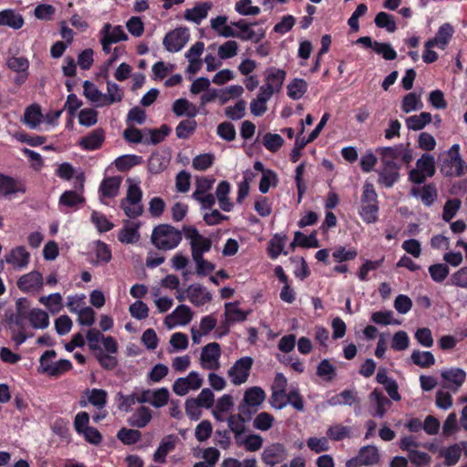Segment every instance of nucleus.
<instances>
[{
	"mask_svg": "<svg viewBox=\"0 0 467 467\" xmlns=\"http://www.w3.org/2000/svg\"><path fill=\"white\" fill-rule=\"evenodd\" d=\"M151 243L160 250H171L181 243V231L170 224H160L154 227L151 234Z\"/></svg>",
	"mask_w": 467,
	"mask_h": 467,
	"instance_id": "f257e3e1",
	"label": "nucleus"
},
{
	"mask_svg": "<svg viewBox=\"0 0 467 467\" xmlns=\"http://www.w3.org/2000/svg\"><path fill=\"white\" fill-rule=\"evenodd\" d=\"M377 192L370 183L364 185V191L361 197V207L359 215L367 223H373L377 221L378 215V201Z\"/></svg>",
	"mask_w": 467,
	"mask_h": 467,
	"instance_id": "f03ea898",
	"label": "nucleus"
},
{
	"mask_svg": "<svg viewBox=\"0 0 467 467\" xmlns=\"http://www.w3.org/2000/svg\"><path fill=\"white\" fill-rule=\"evenodd\" d=\"M449 168L446 175H462L466 171L465 161L460 154V145L453 144L442 157V169Z\"/></svg>",
	"mask_w": 467,
	"mask_h": 467,
	"instance_id": "7ed1b4c3",
	"label": "nucleus"
},
{
	"mask_svg": "<svg viewBox=\"0 0 467 467\" xmlns=\"http://www.w3.org/2000/svg\"><path fill=\"white\" fill-rule=\"evenodd\" d=\"M190 35L186 27H178L168 32L163 38V46L169 52H178L183 48Z\"/></svg>",
	"mask_w": 467,
	"mask_h": 467,
	"instance_id": "20e7f679",
	"label": "nucleus"
},
{
	"mask_svg": "<svg viewBox=\"0 0 467 467\" xmlns=\"http://www.w3.org/2000/svg\"><path fill=\"white\" fill-rule=\"evenodd\" d=\"M253 363L254 360L251 357H244L235 361L228 371L234 385H240L247 380Z\"/></svg>",
	"mask_w": 467,
	"mask_h": 467,
	"instance_id": "39448f33",
	"label": "nucleus"
},
{
	"mask_svg": "<svg viewBox=\"0 0 467 467\" xmlns=\"http://www.w3.org/2000/svg\"><path fill=\"white\" fill-rule=\"evenodd\" d=\"M221 347L216 342H212L202 348L201 361L203 368L216 370L219 368Z\"/></svg>",
	"mask_w": 467,
	"mask_h": 467,
	"instance_id": "423d86ee",
	"label": "nucleus"
},
{
	"mask_svg": "<svg viewBox=\"0 0 467 467\" xmlns=\"http://www.w3.org/2000/svg\"><path fill=\"white\" fill-rule=\"evenodd\" d=\"M123 177H104L99 187V199L107 203V199H114L118 196Z\"/></svg>",
	"mask_w": 467,
	"mask_h": 467,
	"instance_id": "0eeeda50",
	"label": "nucleus"
},
{
	"mask_svg": "<svg viewBox=\"0 0 467 467\" xmlns=\"http://www.w3.org/2000/svg\"><path fill=\"white\" fill-rule=\"evenodd\" d=\"M43 276L38 271H32L22 275L17 281L18 288L26 293L38 292L43 287Z\"/></svg>",
	"mask_w": 467,
	"mask_h": 467,
	"instance_id": "6e6552de",
	"label": "nucleus"
},
{
	"mask_svg": "<svg viewBox=\"0 0 467 467\" xmlns=\"http://www.w3.org/2000/svg\"><path fill=\"white\" fill-rule=\"evenodd\" d=\"M287 456L286 449L282 443H273L265 448L262 453V461L269 466H274L284 460Z\"/></svg>",
	"mask_w": 467,
	"mask_h": 467,
	"instance_id": "1a4fd4ad",
	"label": "nucleus"
},
{
	"mask_svg": "<svg viewBox=\"0 0 467 467\" xmlns=\"http://www.w3.org/2000/svg\"><path fill=\"white\" fill-rule=\"evenodd\" d=\"M454 33V29L449 23L442 24L436 34V36L429 39L427 41V47H437L438 48L443 50L447 47L448 44L450 43L451 39L452 38Z\"/></svg>",
	"mask_w": 467,
	"mask_h": 467,
	"instance_id": "9d476101",
	"label": "nucleus"
},
{
	"mask_svg": "<svg viewBox=\"0 0 467 467\" xmlns=\"http://www.w3.org/2000/svg\"><path fill=\"white\" fill-rule=\"evenodd\" d=\"M5 262L15 269H23L27 266L30 260V254L25 246H16L13 248L8 254L5 256Z\"/></svg>",
	"mask_w": 467,
	"mask_h": 467,
	"instance_id": "9b49d317",
	"label": "nucleus"
},
{
	"mask_svg": "<svg viewBox=\"0 0 467 467\" xmlns=\"http://www.w3.org/2000/svg\"><path fill=\"white\" fill-rule=\"evenodd\" d=\"M185 292L189 300L196 306H202L212 300V294L200 284L189 285Z\"/></svg>",
	"mask_w": 467,
	"mask_h": 467,
	"instance_id": "f8f14e48",
	"label": "nucleus"
},
{
	"mask_svg": "<svg viewBox=\"0 0 467 467\" xmlns=\"http://www.w3.org/2000/svg\"><path fill=\"white\" fill-rule=\"evenodd\" d=\"M105 140V132L102 129H96L87 136L81 138L79 146L86 150H99Z\"/></svg>",
	"mask_w": 467,
	"mask_h": 467,
	"instance_id": "ddd939ff",
	"label": "nucleus"
},
{
	"mask_svg": "<svg viewBox=\"0 0 467 467\" xmlns=\"http://www.w3.org/2000/svg\"><path fill=\"white\" fill-rule=\"evenodd\" d=\"M178 438L170 434L165 436L159 444V447L154 452L153 460L156 462L163 463L166 462V456L169 452L172 451L175 449L176 442Z\"/></svg>",
	"mask_w": 467,
	"mask_h": 467,
	"instance_id": "4468645a",
	"label": "nucleus"
},
{
	"mask_svg": "<svg viewBox=\"0 0 467 467\" xmlns=\"http://www.w3.org/2000/svg\"><path fill=\"white\" fill-rule=\"evenodd\" d=\"M212 6L213 4L211 2L197 3L192 8L185 10L184 18L199 25L207 17L208 11Z\"/></svg>",
	"mask_w": 467,
	"mask_h": 467,
	"instance_id": "2eb2a0df",
	"label": "nucleus"
},
{
	"mask_svg": "<svg viewBox=\"0 0 467 467\" xmlns=\"http://www.w3.org/2000/svg\"><path fill=\"white\" fill-rule=\"evenodd\" d=\"M410 194L416 198H420L426 206H431L438 196L436 187L433 184H427L422 187H412Z\"/></svg>",
	"mask_w": 467,
	"mask_h": 467,
	"instance_id": "dca6fc26",
	"label": "nucleus"
},
{
	"mask_svg": "<svg viewBox=\"0 0 467 467\" xmlns=\"http://www.w3.org/2000/svg\"><path fill=\"white\" fill-rule=\"evenodd\" d=\"M99 35L112 44L128 39V35L125 33L121 26H112L109 23H106L103 26L99 31Z\"/></svg>",
	"mask_w": 467,
	"mask_h": 467,
	"instance_id": "f3484780",
	"label": "nucleus"
},
{
	"mask_svg": "<svg viewBox=\"0 0 467 467\" xmlns=\"http://www.w3.org/2000/svg\"><path fill=\"white\" fill-rule=\"evenodd\" d=\"M285 77L286 72L284 69L270 67L267 70L265 85L268 86V88L270 89H273L275 92H279L284 84Z\"/></svg>",
	"mask_w": 467,
	"mask_h": 467,
	"instance_id": "a211bd4d",
	"label": "nucleus"
},
{
	"mask_svg": "<svg viewBox=\"0 0 467 467\" xmlns=\"http://www.w3.org/2000/svg\"><path fill=\"white\" fill-rule=\"evenodd\" d=\"M0 26H7L14 29H20L24 26V18L12 9L0 11Z\"/></svg>",
	"mask_w": 467,
	"mask_h": 467,
	"instance_id": "6ab92c4d",
	"label": "nucleus"
},
{
	"mask_svg": "<svg viewBox=\"0 0 467 467\" xmlns=\"http://www.w3.org/2000/svg\"><path fill=\"white\" fill-rule=\"evenodd\" d=\"M265 400V392L260 387L254 386L247 389L244 395L243 402L259 408Z\"/></svg>",
	"mask_w": 467,
	"mask_h": 467,
	"instance_id": "aec40b11",
	"label": "nucleus"
},
{
	"mask_svg": "<svg viewBox=\"0 0 467 467\" xmlns=\"http://www.w3.org/2000/svg\"><path fill=\"white\" fill-rule=\"evenodd\" d=\"M170 132L171 128H169L166 124L161 125L160 129H145V144H159L165 140Z\"/></svg>",
	"mask_w": 467,
	"mask_h": 467,
	"instance_id": "412c9836",
	"label": "nucleus"
},
{
	"mask_svg": "<svg viewBox=\"0 0 467 467\" xmlns=\"http://www.w3.org/2000/svg\"><path fill=\"white\" fill-rule=\"evenodd\" d=\"M417 170H412L410 175H433L435 171L434 158L429 154H423L421 158L417 161Z\"/></svg>",
	"mask_w": 467,
	"mask_h": 467,
	"instance_id": "4be33fe9",
	"label": "nucleus"
},
{
	"mask_svg": "<svg viewBox=\"0 0 467 467\" xmlns=\"http://www.w3.org/2000/svg\"><path fill=\"white\" fill-rule=\"evenodd\" d=\"M172 111L178 117L186 115L188 118H194L197 114L195 106L186 99H178L172 104Z\"/></svg>",
	"mask_w": 467,
	"mask_h": 467,
	"instance_id": "5701e85b",
	"label": "nucleus"
},
{
	"mask_svg": "<svg viewBox=\"0 0 467 467\" xmlns=\"http://www.w3.org/2000/svg\"><path fill=\"white\" fill-rule=\"evenodd\" d=\"M192 318V312L191 308L186 305L178 306L171 315L165 318V323L169 324L171 319H176V323L180 325H187Z\"/></svg>",
	"mask_w": 467,
	"mask_h": 467,
	"instance_id": "b1692460",
	"label": "nucleus"
},
{
	"mask_svg": "<svg viewBox=\"0 0 467 467\" xmlns=\"http://www.w3.org/2000/svg\"><path fill=\"white\" fill-rule=\"evenodd\" d=\"M28 321L34 328L44 329L49 326V316L40 308H33L28 313Z\"/></svg>",
	"mask_w": 467,
	"mask_h": 467,
	"instance_id": "393cba45",
	"label": "nucleus"
},
{
	"mask_svg": "<svg viewBox=\"0 0 467 467\" xmlns=\"http://www.w3.org/2000/svg\"><path fill=\"white\" fill-rule=\"evenodd\" d=\"M441 375L444 380L455 386V390L463 384L466 379L465 371L459 368H451L442 370Z\"/></svg>",
	"mask_w": 467,
	"mask_h": 467,
	"instance_id": "a878e982",
	"label": "nucleus"
},
{
	"mask_svg": "<svg viewBox=\"0 0 467 467\" xmlns=\"http://www.w3.org/2000/svg\"><path fill=\"white\" fill-rule=\"evenodd\" d=\"M143 159L139 155H123L117 158L114 161L116 168L120 172H127L131 168L141 164Z\"/></svg>",
	"mask_w": 467,
	"mask_h": 467,
	"instance_id": "bb28decb",
	"label": "nucleus"
},
{
	"mask_svg": "<svg viewBox=\"0 0 467 467\" xmlns=\"http://www.w3.org/2000/svg\"><path fill=\"white\" fill-rule=\"evenodd\" d=\"M151 411L149 408L141 406L136 410L130 419V424L137 428H144L151 420Z\"/></svg>",
	"mask_w": 467,
	"mask_h": 467,
	"instance_id": "cd10ccee",
	"label": "nucleus"
},
{
	"mask_svg": "<svg viewBox=\"0 0 467 467\" xmlns=\"http://www.w3.org/2000/svg\"><path fill=\"white\" fill-rule=\"evenodd\" d=\"M308 84L303 78H294L287 85V96L292 99H301L307 91Z\"/></svg>",
	"mask_w": 467,
	"mask_h": 467,
	"instance_id": "c85d7f7f",
	"label": "nucleus"
},
{
	"mask_svg": "<svg viewBox=\"0 0 467 467\" xmlns=\"http://www.w3.org/2000/svg\"><path fill=\"white\" fill-rule=\"evenodd\" d=\"M139 224L132 223L124 226L118 234V240L122 244H134L139 241Z\"/></svg>",
	"mask_w": 467,
	"mask_h": 467,
	"instance_id": "c756f323",
	"label": "nucleus"
},
{
	"mask_svg": "<svg viewBox=\"0 0 467 467\" xmlns=\"http://www.w3.org/2000/svg\"><path fill=\"white\" fill-rule=\"evenodd\" d=\"M300 246L305 248H316L319 246V242L317 238L316 233H312L310 235H306L301 232H296L294 240L291 244V247Z\"/></svg>",
	"mask_w": 467,
	"mask_h": 467,
	"instance_id": "7c9ffc66",
	"label": "nucleus"
},
{
	"mask_svg": "<svg viewBox=\"0 0 467 467\" xmlns=\"http://www.w3.org/2000/svg\"><path fill=\"white\" fill-rule=\"evenodd\" d=\"M431 121V115L429 112H421L413 115L406 119V126L409 130H420Z\"/></svg>",
	"mask_w": 467,
	"mask_h": 467,
	"instance_id": "2f4dec72",
	"label": "nucleus"
},
{
	"mask_svg": "<svg viewBox=\"0 0 467 467\" xmlns=\"http://www.w3.org/2000/svg\"><path fill=\"white\" fill-rule=\"evenodd\" d=\"M411 361L420 368H430L434 365L435 358L430 351L413 350L410 356Z\"/></svg>",
	"mask_w": 467,
	"mask_h": 467,
	"instance_id": "473e14b6",
	"label": "nucleus"
},
{
	"mask_svg": "<svg viewBox=\"0 0 467 467\" xmlns=\"http://www.w3.org/2000/svg\"><path fill=\"white\" fill-rule=\"evenodd\" d=\"M17 192H25L14 177H0V195H9Z\"/></svg>",
	"mask_w": 467,
	"mask_h": 467,
	"instance_id": "72a5a7b5",
	"label": "nucleus"
},
{
	"mask_svg": "<svg viewBox=\"0 0 467 467\" xmlns=\"http://www.w3.org/2000/svg\"><path fill=\"white\" fill-rule=\"evenodd\" d=\"M197 128V122L196 120L189 118L187 119L182 120L176 127L175 132L176 136L179 139H188L193 132L195 131Z\"/></svg>",
	"mask_w": 467,
	"mask_h": 467,
	"instance_id": "f704fd0d",
	"label": "nucleus"
},
{
	"mask_svg": "<svg viewBox=\"0 0 467 467\" xmlns=\"http://www.w3.org/2000/svg\"><path fill=\"white\" fill-rule=\"evenodd\" d=\"M129 188L127 191V196L123 200L125 202H129L130 205L139 204L142 198V191L139 186L140 182H135L131 178H129Z\"/></svg>",
	"mask_w": 467,
	"mask_h": 467,
	"instance_id": "c9c22d12",
	"label": "nucleus"
},
{
	"mask_svg": "<svg viewBox=\"0 0 467 467\" xmlns=\"http://www.w3.org/2000/svg\"><path fill=\"white\" fill-rule=\"evenodd\" d=\"M317 375L325 381L333 380L336 376V368L327 358L322 359L317 368Z\"/></svg>",
	"mask_w": 467,
	"mask_h": 467,
	"instance_id": "e433bc0d",
	"label": "nucleus"
},
{
	"mask_svg": "<svg viewBox=\"0 0 467 467\" xmlns=\"http://www.w3.org/2000/svg\"><path fill=\"white\" fill-rule=\"evenodd\" d=\"M117 438L125 445H133L140 440L141 432L123 427L118 431Z\"/></svg>",
	"mask_w": 467,
	"mask_h": 467,
	"instance_id": "4c0bfd02",
	"label": "nucleus"
},
{
	"mask_svg": "<svg viewBox=\"0 0 467 467\" xmlns=\"http://www.w3.org/2000/svg\"><path fill=\"white\" fill-rule=\"evenodd\" d=\"M285 235L275 234L269 243L268 254L272 259L277 258L281 254H288L287 251H284Z\"/></svg>",
	"mask_w": 467,
	"mask_h": 467,
	"instance_id": "58836bf2",
	"label": "nucleus"
},
{
	"mask_svg": "<svg viewBox=\"0 0 467 467\" xmlns=\"http://www.w3.org/2000/svg\"><path fill=\"white\" fill-rule=\"evenodd\" d=\"M88 396V401L98 410H103L107 404L108 393L102 389H92Z\"/></svg>",
	"mask_w": 467,
	"mask_h": 467,
	"instance_id": "ea45409f",
	"label": "nucleus"
},
{
	"mask_svg": "<svg viewBox=\"0 0 467 467\" xmlns=\"http://www.w3.org/2000/svg\"><path fill=\"white\" fill-rule=\"evenodd\" d=\"M422 106L420 96L411 92L403 98L401 109L405 113H410L421 109Z\"/></svg>",
	"mask_w": 467,
	"mask_h": 467,
	"instance_id": "a19ab883",
	"label": "nucleus"
},
{
	"mask_svg": "<svg viewBox=\"0 0 467 467\" xmlns=\"http://www.w3.org/2000/svg\"><path fill=\"white\" fill-rule=\"evenodd\" d=\"M381 386H383L392 400H400L401 397L398 391L399 387L397 382L394 379L388 378L385 371H381Z\"/></svg>",
	"mask_w": 467,
	"mask_h": 467,
	"instance_id": "79ce46f5",
	"label": "nucleus"
},
{
	"mask_svg": "<svg viewBox=\"0 0 467 467\" xmlns=\"http://www.w3.org/2000/svg\"><path fill=\"white\" fill-rule=\"evenodd\" d=\"M72 368V363L68 359H60L54 365H48L46 368V373L49 376L57 377Z\"/></svg>",
	"mask_w": 467,
	"mask_h": 467,
	"instance_id": "37998d69",
	"label": "nucleus"
},
{
	"mask_svg": "<svg viewBox=\"0 0 467 467\" xmlns=\"http://www.w3.org/2000/svg\"><path fill=\"white\" fill-rule=\"evenodd\" d=\"M410 346V338L407 332L400 330L396 332L390 343V348L395 351H404Z\"/></svg>",
	"mask_w": 467,
	"mask_h": 467,
	"instance_id": "c03bdc74",
	"label": "nucleus"
},
{
	"mask_svg": "<svg viewBox=\"0 0 467 467\" xmlns=\"http://www.w3.org/2000/svg\"><path fill=\"white\" fill-rule=\"evenodd\" d=\"M265 36V30L264 28H259L254 31L249 26L243 31H238V38L243 41H253L254 43H260L263 38Z\"/></svg>",
	"mask_w": 467,
	"mask_h": 467,
	"instance_id": "a18cd8bd",
	"label": "nucleus"
},
{
	"mask_svg": "<svg viewBox=\"0 0 467 467\" xmlns=\"http://www.w3.org/2000/svg\"><path fill=\"white\" fill-rule=\"evenodd\" d=\"M449 266L446 264H434L429 267L431 279L436 283L443 282L449 275Z\"/></svg>",
	"mask_w": 467,
	"mask_h": 467,
	"instance_id": "49530a36",
	"label": "nucleus"
},
{
	"mask_svg": "<svg viewBox=\"0 0 467 467\" xmlns=\"http://www.w3.org/2000/svg\"><path fill=\"white\" fill-rule=\"evenodd\" d=\"M84 202V198L76 191H65L59 198V203L67 207H75Z\"/></svg>",
	"mask_w": 467,
	"mask_h": 467,
	"instance_id": "de8ad7c7",
	"label": "nucleus"
},
{
	"mask_svg": "<svg viewBox=\"0 0 467 467\" xmlns=\"http://www.w3.org/2000/svg\"><path fill=\"white\" fill-rule=\"evenodd\" d=\"M358 456L364 465L373 464L379 459L378 448L376 446H364L359 450Z\"/></svg>",
	"mask_w": 467,
	"mask_h": 467,
	"instance_id": "09e8293b",
	"label": "nucleus"
},
{
	"mask_svg": "<svg viewBox=\"0 0 467 467\" xmlns=\"http://www.w3.org/2000/svg\"><path fill=\"white\" fill-rule=\"evenodd\" d=\"M107 89L108 95L103 96V105H111L113 103L119 102L122 99V91L116 83L108 82Z\"/></svg>",
	"mask_w": 467,
	"mask_h": 467,
	"instance_id": "8fccbe9b",
	"label": "nucleus"
},
{
	"mask_svg": "<svg viewBox=\"0 0 467 467\" xmlns=\"http://www.w3.org/2000/svg\"><path fill=\"white\" fill-rule=\"evenodd\" d=\"M39 302L45 305L52 313H57L62 306V296L59 293H54L47 296H41Z\"/></svg>",
	"mask_w": 467,
	"mask_h": 467,
	"instance_id": "3c124183",
	"label": "nucleus"
},
{
	"mask_svg": "<svg viewBox=\"0 0 467 467\" xmlns=\"http://www.w3.org/2000/svg\"><path fill=\"white\" fill-rule=\"evenodd\" d=\"M42 117L41 109L38 105H31L26 109L24 119L25 122L35 128L40 123Z\"/></svg>",
	"mask_w": 467,
	"mask_h": 467,
	"instance_id": "603ef678",
	"label": "nucleus"
},
{
	"mask_svg": "<svg viewBox=\"0 0 467 467\" xmlns=\"http://www.w3.org/2000/svg\"><path fill=\"white\" fill-rule=\"evenodd\" d=\"M123 137L128 142L145 144V129L139 130L133 126H130L124 130Z\"/></svg>",
	"mask_w": 467,
	"mask_h": 467,
	"instance_id": "864d4df0",
	"label": "nucleus"
},
{
	"mask_svg": "<svg viewBox=\"0 0 467 467\" xmlns=\"http://www.w3.org/2000/svg\"><path fill=\"white\" fill-rule=\"evenodd\" d=\"M275 418L268 412L263 411L257 414L254 420V427L259 431H268L274 423Z\"/></svg>",
	"mask_w": 467,
	"mask_h": 467,
	"instance_id": "5fc2aeb1",
	"label": "nucleus"
},
{
	"mask_svg": "<svg viewBox=\"0 0 467 467\" xmlns=\"http://www.w3.org/2000/svg\"><path fill=\"white\" fill-rule=\"evenodd\" d=\"M91 222L100 233L109 232L114 227V224L103 213L96 211L91 213Z\"/></svg>",
	"mask_w": 467,
	"mask_h": 467,
	"instance_id": "6e6d98bb",
	"label": "nucleus"
},
{
	"mask_svg": "<svg viewBox=\"0 0 467 467\" xmlns=\"http://www.w3.org/2000/svg\"><path fill=\"white\" fill-rule=\"evenodd\" d=\"M264 146L270 151H277L284 144V139L279 134L266 133L263 138Z\"/></svg>",
	"mask_w": 467,
	"mask_h": 467,
	"instance_id": "4d7b16f0",
	"label": "nucleus"
},
{
	"mask_svg": "<svg viewBox=\"0 0 467 467\" xmlns=\"http://www.w3.org/2000/svg\"><path fill=\"white\" fill-rule=\"evenodd\" d=\"M462 202L460 199L454 198L448 200L443 207L442 219L450 222L461 208Z\"/></svg>",
	"mask_w": 467,
	"mask_h": 467,
	"instance_id": "13d9d810",
	"label": "nucleus"
},
{
	"mask_svg": "<svg viewBox=\"0 0 467 467\" xmlns=\"http://www.w3.org/2000/svg\"><path fill=\"white\" fill-rule=\"evenodd\" d=\"M170 400V392L167 388H160L152 390L151 405L155 408L164 407Z\"/></svg>",
	"mask_w": 467,
	"mask_h": 467,
	"instance_id": "bf43d9fd",
	"label": "nucleus"
},
{
	"mask_svg": "<svg viewBox=\"0 0 467 467\" xmlns=\"http://www.w3.org/2000/svg\"><path fill=\"white\" fill-rule=\"evenodd\" d=\"M235 11L242 16H256L261 12L258 6L252 5V0H239Z\"/></svg>",
	"mask_w": 467,
	"mask_h": 467,
	"instance_id": "052dcab7",
	"label": "nucleus"
},
{
	"mask_svg": "<svg viewBox=\"0 0 467 467\" xmlns=\"http://www.w3.org/2000/svg\"><path fill=\"white\" fill-rule=\"evenodd\" d=\"M6 65L15 72L28 71L29 68V61L25 57L13 56L7 59Z\"/></svg>",
	"mask_w": 467,
	"mask_h": 467,
	"instance_id": "680f3d73",
	"label": "nucleus"
},
{
	"mask_svg": "<svg viewBox=\"0 0 467 467\" xmlns=\"http://www.w3.org/2000/svg\"><path fill=\"white\" fill-rule=\"evenodd\" d=\"M98 121V112L93 109H83L78 114V122L82 126L91 127Z\"/></svg>",
	"mask_w": 467,
	"mask_h": 467,
	"instance_id": "e2e57ef3",
	"label": "nucleus"
},
{
	"mask_svg": "<svg viewBox=\"0 0 467 467\" xmlns=\"http://www.w3.org/2000/svg\"><path fill=\"white\" fill-rule=\"evenodd\" d=\"M246 103L244 99L238 100L234 107L225 109V115L233 120L241 119L245 114Z\"/></svg>",
	"mask_w": 467,
	"mask_h": 467,
	"instance_id": "0e129e2a",
	"label": "nucleus"
},
{
	"mask_svg": "<svg viewBox=\"0 0 467 467\" xmlns=\"http://www.w3.org/2000/svg\"><path fill=\"white\" fill-rule=\"evenodd\" d=\"M238 44L236 41L229 40L219 47L218 56L222 59L232 58L236 56Z\"/></svg>",
	"mask_w": 467,
	"mask_h": 467,
	"instance_id": "69168bd1",
	"label": "nucleus"
},
{
	"mask_svg": "<svg viewBox=\"0 0 467 467\" xmlns=\"http://www.w3.org/2000/svg\"><path fill=\"white\" fill-rule=\"evenodd\" d=\"M129 310L131 317L139 320L145 319L149 316V307L141 300H138L135 303L131 304L130 306Z\"/></svg>",
	"mask_w": 467,
	"mask_h": 467,
	"instance_id": "338daca9",
	"label": "nucleus"
},
{
	"mask_svg": "<svg viewBox=\"0 0 467 467\" xmlns=\"http://www.w3.org/2000/svg\"><path fill=\"white\" fill-rule=\"evenodd\" d=\"M217 134L226 141H233L236 136V130L233 123L224 121L218 125Z\"/></svg>",
	"mask_w": 467,
	"mask_h": 467,
	"instance_id": "774afa93",
	"label": "nucleus"
}]
</instances>
